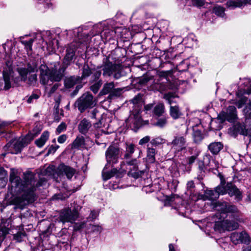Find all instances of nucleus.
I'll use <instances>...</instances> for the list:
<instances>
[{"mask_svg": "<svg viewBox=\"0 0 251 251\" xmlns=\"http://www.w3.org/2000/svg\"><path fill=\"white\" fill-rule=\"evenodd\" d=\"M17 174V172L14 169H11L9 179L12 186L14 187V192L17 195L12 199L11 202L20 208H23L25 205L34 201V191L42 183L41 181L36 182L34 175L30 172L24 173V182Z\"/></svg>", "mask_w": 251, "mask_h": 251, "instance_id": "obj_1", "label": "nucleus"}, {"mask_svg": "<svg viewBox=\"0 0 251 251\" xmlns=\"http://www.w3.org/2000/svg\"><path fill=\"white\" fill-rule=\"evenodd\" d=\"M214 208L217 211L216 216L219 219H223V220L215 222L214 225L215 230L222 232L225 230H233L238 228L239 225L237 222L227 219L225 220L227 217L235 219V216L238 212L235 206L228 204L226 202L219 201L215 204Z\"/></svg>", "mask_w": 251, "mask_h": 251, "instance_id": "obj_2", "label": "nucleus"}, {"mask_svg": "<svg viewBox=\"0 0 251 251\" xmlns=\"http://www.w3.org/2000/svg\"><path fill=\"white\" fill-rule=\"evenodd\" d=\"M33 137L29 138V136H26L24 138L18 140L12 139L4 147L5 150H8L9 152L17 154L21 151L22 148L32 139Z\"/></svg>", "mask_w": 251, "mask_h": 251, "instance_id": "obj_3", "label": "nucleus"}, {"mask_svg": "<svg viewBox=\"0 0 251 251\" xmlns=\"http://www.w3.org/2000/svg\"><path fill=\"white\" fill-rule=\"evenodd\" d=\"M75 105L79 111L82 113L86 109L91 108L96 105L93 96L89 93L83 94L75 101Z\"/></svg>", "mask_w": 251, "mask_h": 251, "instance_id": "obj_4", "label": "nucleus"}, {"mask_svg": "<svg viewBox=\"0 0 251 251\" xmlns=\"http://www.w3.org/2000/svg\"><path fill=\"white\" fill-rule=\"evenodd\" d=\"M123 68L121 65L108 62L103 66V76H113L115 79H119L122 76Z\"/></svg>", "mask_w": 251, "mask_h": 251, "instance_id": "obj_5", "label": "nucleus"}, {"mask_svg": "<svg viewBox=\"0 0 251 251\" xmlns=\"http://www.w3.org/2000/svg\"><path fill=\"white\" fill-rule=\"evenodd\" d=\"M123 89L121 88H115L114 82H106L103 84L102 88L100 92V95L109 94L108 98L113 99L120 96L123 93Z\"/></svg>", "mask_w": 251, "mask_h": 251, "instance_id": "obj_6", "label": "nucleus"}, {"mask_svg": "<svg viewBox=\"0 0 251 251\" xmlns=\"http://www.w3.org/2000/svg\"><path fill=\"white\" fill-rule=\"evenodd\" d=\"M122 151L120 148L116 145H110L105 151L106 164H115L118 162L121 157Z\"/></svg>", "mask_w": 251, "mask_h": 251, "instance_id": "obj_7", "label": "nucleus"}, {"mask_svg": "<svg viewBox=\"0 0 251 251\" xmlns=\"http://www.w3.org/2000/svg\"><path fill=\"white\" fill-rule=\"evenodd\" d=\"M80 209V207L77 206L73 210L71 208L63 209L60 215V221L63 223L66 222L74 223L79 216L78 210Z\"/></svg>", "mask_w": 251, "mask_h": 251, "instance_id": "obj_8", "label": "nucleus"}, {"mask_svg": "<svg viewBox=\"0 0 251 251\" xmlns=\"http://www.w3.org/2000/svg\"><path fill=\"white\" fill-rule=\"evenodd\" d=\"M13 73L12 62L10 60H7L5 62V66L2 72L5 90H7L11 87V78L13 76Z\"/></svg>", "mask_w": 251, "mask_h": 251, "instance_id": "obj_9", "label": "nucleus"}, {"mask_svg": "<svg viewBox=\"0 0 251 251\" xmlns=\"http://www.w3.org/2000/svg\"><path fill=\"white\" fill-rule=\"evenodd\" d=\"M127 125L137 130L142 125V121L141 116L140 110L139 109H135L130 114L126 120Z\"/></svg>", "mask_w": 251, "mask_h": 251, "instance_id": "obj_10", "label": "nucleus"}, {"mask_svg": "<svg viewBox=\"0 0 251 251\" xmlns=\"http://www.w3.org/2000/svg\"><path fill=\"white\" fill-rule=\"evenodd\" d=\"M59 63H56L53 67L49 69L50 74V80L51 81H60L64 76V72L67 68L63 65L58 68Z\"/></svg>", "mask_w": 251, "mask_h": 251, "instance_id": "obj_11", "label": "nucleus"}, {"mask_svg": "<svg viewBox=\"0 0 251 251\" xmlns=\"http://www.w3.org/2000/svg\"><path fill=\"white\" fill-rule=\"evenodd\" d=\"M230 240L235 245H237L239 243L248 244L250 243L251 239L248 233L245 231L241 232H233L230 235Z\"/></svg>", "mask_w": 251, "mask_h": 251, "instance_id": "obj_12", "label": "nucleus"}, {"mask_svg": "<svg viewBox=\"0 0 251 251\" xmlns=\"http://www.w3.org/2000/svg\"><path fill=\"white\" fill-rule=\"evenodd\" d=\"M227 112H221L218 115V117L222 121L227 120L232 122L236 118V109L234 106H228Z\"/></svg>", "mask_w": 251, "mask_h": 251, "instance_id": "obj_13", "label": "nucleus"}, {"mask_svg": "<svg viewBox=\"0 0 251 251\" xmlns=\"http://www.w3.org/2000/svg\"><path fill=\"white\" fill-rule=\"evenodd\" d=\"M186 140L184 136L177 135L174 137L171 144L178 151H181L186 148Z\"/></svg>", "mask_w": 251, "mask_h": 251, "instance_id": "obj_14", "label": "nucleus"}, {"mask_svg": "<svg viewBox=\"0 0 251 251\" xmlns=\"http://www.w3.org/2000/svg\"><path fill=\"white\" fill-rule=\"evenodd\" d=\"M126 163L128 165L133 166V169H131L128 173L129 175L131 176L132 177L135 178H137L141 176L144 173L143 171L138 170V168L136 166L138 164V161L135 158L127 160L126 161Z\"/></svg>", "mask_w": 251, "mask_h": 251, "instance_id": "obj_15", "label": "nucleus"}, {"mask_svg": "<svg viewBox=\"0 0 251 251\" xmlns=\"http://www.w3.org/2000/svg\"><path fill=\"white\" fill-rule=\"evenodd\" d=\"M75 56V50L69 47L66 50V53L63 59L62 65L67 68L71 64Z\"/></svg>", "mask_w": 251, "mask_h": 251, "instance_id": "obj_16", "label": "nucleus"}, {"mask_svg": "<svg viewBox=\"0 0 251 251\" xmlns=\"http://www.w3.org/2000/svg\"><path fill=\"white\" fill-rule=\"evenodd\" d=\"M40 83L46 85L50 80V74L49 73V68L46 65H41L40 67Z\"/></svg>", "mask_w": 251, "mask_h": 251, "instance_id": "obj_17", "label": "nucleus"}, {"mask_svg": "<svg viewBox=\"0 0 251 251\" xmlns=\"http://www.w3.org/2000/svg\"><path fill=\"white\" fill-rule=\"evenodd\" d=\"M58 170L59 173L65 175L68 179H71L76 172L75 169L64 164H60L59 166Z\"/></svg>", "mask_w": 251, "mask_h": 251, "instance_id": "obj_18", "label": "nucleus"}, {"mask_svg": "<svg viewBox=\"0 0 251 251\" xmlns=\"http://www.w3.org/2000/svg\"><path fill=\"white\" fill-rule=\"evenodd\" d=\"M227 193H228L230 197L234 196L236 199L239 200L242 199V193L239 189L232 183L227 182Z\"/></svg>", "mask_w": 251, "mask_h": 251, "instance_id": "obj_19", "label": "nucleus"}, {"mask_svg": "<svg viewBox=\"0 0 251 251\" xmlns=\"http://www.w3.org/2000/svg\"><path fill=\"white\" fill-rule=\"evenodd\" d=\"M81 82L79 76H70L66 77L65 79L64 86L66 88H71L74 87L75 84L80 83Z\"/></svg>", "mask_w": 251, "mask_h": 251, "instance_id": "obj_20", "label": "nucleus"}, {"mask_svg": "<svg viewBox=\"0 0 251 251\" xmlns=\"http://www.w3.org/2000/svg\"><path fill=\"white\" fill-rule=\"evenodd\" d=\"M91 126V122L86 118H84L79 122L78 125V129L81 134H86L88 132Z\"/></svg>", "mask_w": 251, "mask_h": 251, "instance_id": "obj_21", "label": "nucleus"}, {"mask_svg": "<svg viewBox=\"0 0 251 251\" xmlns=\"http://www.w3.org/2000/svg\"><path fill=\"white\" fill-rule=\"evenodd\" d=\"M108 164L105 165L102 173V177L104 180H108L115 176H119L118 175L119 171L116 168L112 169L110 171H106V169L108 168Z\"/></svg>", "mask_w": 251, "mask_h": 251, "instance_id": "obj_22", "label": "nucleus"}, {"mask_svg": "<svg viewBox=\"0 0 251 251\" xmlns=\"http://www.w3.org/2000/svg\"><path fill=\"white\" fill-rule=\"evenodd\" d=\"M246 3L251 4V0H228L226 5L229 8H234L241 7Z\"/></svg>", "mask_w": 251, "mask_h": 251, "instance_id": "obj_23", "label": "nucleus"}, {"mask_svg": "<svg viewBox=\"0 0 251 251\" xmlns=\"http://www.w3.org/2000/svg\"><path fill=\"white\" fill-rule=\"evenodd\" d=\"M223 148V145L220 142L211 143L208 146V149L213 155L217 154Z\"/></svg>", "mask_w": 251, "mask_h": 251, "instance_id": "obj_24", "label": "nucleus"}, {"mask_svg": "<svg viewBox=\"0 0 251 251\" xmlns=\"http://www.w3.org/2000/svg\"><path fill=\"white\" fill-rule=\"evenodd\" d=\"M219 198L216 190H206L202 198L204 200H215Z\"/></svg>", "mask_w": 251, "mask_h": 251, "instance_id": "obj_25", "label": "nucleus"}, {"mask_svg": "<svg viewBox=\"0 0 251 251\" xmlns=\"http://www.w3.org/2000/svg\"><path fill=\"white\" fill-rule=\"evenodd\" d=\"M215 189L219 196L220 195L226 194L227 192V183L226 184V181L224 179H221L220 184Z\"/></svg>", "mask_w": 251, "mask_h": 251, "instance_id": "obj_26", "label": "nucleus"}, {"mask_svg": "<svg viewBox=\"0 0 251 251\" xmlns=\"http://www.w3.org/2000/svg\"><path fill=\"white\" fill-rule=\"evenodd\" d=\"M49 137V132L47 131H44L41 135L40 138L35 141L36 145L39 148L42 147L48 140Z\"/></svg>", "mask_w": 251, "mask_h": 251, "instance_id": "obj_27", "label": "nucleus"}, {"mask_svg": "<svg viewBox=\"0 0 251 251\" xmlns=\"http://www.w3.org/2000/svg\"><path fill=\"white\" fill-rule=\"evenodd\" d=\"M152 89L158 91H162L166 89V86L163 82H161V79L153 80Z\"/></svg>", "mask_w": 251, "mask_h": 251, "instance_id": "obj_28", "label": "nucleus"}, {"mask_svg": "<svg viewBox=\"0 0 251 251\" xmlns=\"http://www.w3.org/2000/svg\"><path fill=\"white\" fill-rule=\"evenodd\" d=\"M165 111V106L163 103H158L153 108L154 114L158 117L161 116Z\"/></svg>", "mask_w": 251, "mask_h": 251, "instance_id": "obj_29", "label": "nucleus"}, {"mask_svg": "<svg viewBox=\"0 0 251 251\" xmlns=\"http://www.w3.org/2000/svg\"><path fill=\"white\" fill-rule=\"evenodd\" d=\"M170 114L174 119H178L181 115V112L177 105L170 106Z\"/></svg>", "mask_w": 251, "mask_h": 251, "instance_id": "obj_30", "label": "nucleus"}, {"mask_svg": "<svg viewBox=\"0 0 251 251\" xmlns=\"http://www.w3.org/2000/svg\"><path fill=\"white\" fill-rule=\"evenodd\" d=\"M193 137L194 142L196 144L200 143L203 138L201 131L196 128H193Z\"/></svg>", "mask_w": 251, "mask_h": 251, "instance_id": "obj_31", "label": "nucleus"}, {"mask_svg": "<svg viewBox=\"0 0 251 251\" xmlns=\"http://www.w3.org/2000/svg\"><path fill=\"white\" fill-rule=\"evenodd\" d=\"M135 151V146L133 144H130L126 145V153L124 155V158L125 159H128L130 158L132 154Z\"/></svg>", "mask_w": 251, "mask_h": 251, "instance_id": "obj_32", "label": "nucleus"}, {"mask_svg": "<svg viewBox=\"0 0 251 251\" xmlns=\"http://www.w3.org/2000/svg\"><path fill=\"white\" fill-rule=\"evenodd\" d=\"M155 150L153 148H148L147 149V159L149 163H152L155 162Z\"/></svg>", "mask_w": 251, "mask_h": 251, "instance_id": "obj_33", "label": "nucleus"}, {"mask_svg": "<svg viewBox=\"0 0 251 251\" xmlns=\"http://www.w3.org/2000/svg\"><path fill=\"white\" fill-rule=\"evenodd\" d=\"M92 74V71L91 69L89 68L87 64H85L83 66L82 68V73L81 76H79L80 80L82 81V80L89 76Z\"/></svg>", "mask_w": 251, "mask_h": 251, "instance_id": "obj_34", "label": "nucleus"}, {"mask_svg": "<svg viewBox=\"0 0 251 251\" xmlns=\"http://www.w3.org/2000/svg\"><path fill=\"white\" fill-rule=\"evenodd\" d=\"M241 85L244 87L247 88V90L244 93L249 94L251 93V79L248 78H244L242 79V83Z\"/></svg>", "mask_w": 251, "mask_h": 251, "instance_id": "obj_35", "label": "nucleus"}, {"mask_svg": "<svg viewBox=\"0 0 251 251\" xmlns=\"http://www.w3.org/2000/svg\"><path fill=\"white\" fill-rule=\"evenodd\" d=\"M176 97V95L171 92L165 93L163 96V99L166 100L171 106L173 104V103L176 102L174 101V99Z\"/></svg>", "mask_w": 251, "mask_h": 251, "instance_id": "obj_36", "label": "nucleus"}, {"mask_svg": "<svg viewBox=\"0 0 251 251\" xmlns=\"http://www.w3.org/2000/svg\"><path fill=\"white\" fill-rule=\"evenodd\" d=\"M238 131L240 134L245 136H251V128H246L244 125H239Z\"/></svg>", "mask_w": 251, "mask_h": 251, "instance_id": "obj_37", "label": "nucleus"}, {"mask_svg": "<svg viewBox=\"0 0 251 251\" xmlns=\"http://www.w3.org/2000/svg\"><path fill=\"white\" fill-rule=\"evenodd\" d=\"M34 40L33 39H30L29 40H24L21 39V43L25 46V48L27 52L32 51V44Z\"/></svg>", "mask_w": 251, "mask_h": 251, "instance_id": "obj_38", "label": "nucleus"}, {"mask_svg": "<svg viewBox=\"0 0 251 251\" xmlns=\"http://www.w3.org/2000/svg\"><path fill=\"white\" fill-rule=\"evenodd\" d=\"M225 8L219 5H216L214 6L213 9V12L214 13H215L218 16L222 17H223L225 15Z\"/></svg>", "mask_w": 251, "mask_h": 251, "instance_id": "obj_39", "label": "nucleus"}, {"mask_svg": "<svg viewBox=\"0 0 251 251\" xmlns=\"http://www.w3.org/2000/svg\"><path fill=\"white\" fill-rule=\"evenodd\" d=\"M84 139L83 137H77L74 141L72 147L74 148H78L84 145Z\"/></svg>", "mask_w": 251, "mask_h": 251, "instance_id": "obj_40", "label": "nucleus"}, {"mask_svg": "<svg viewBox=\"0 0 251 251\" xmlns=\"http://www.w3.org/2000/svg\"><path fill=\"white\" fill-rule=\"evenodd\" d=\"M25 70L28 74L34 73L37 72V66L35 63H28L25 67Z\"/></svg>", "mask_w": 251, "mask_h": 251, "instance_id": "obj_41", "label": "nucleus"}, {"mask_svg": "<svg viewBox=\"0 0 251 251\" xmlns=\"http://www.w3.org/2000/svg\"><path fill=\"white\" fill-rule=\"evenodd\" d=\"M17 71L21 77V80L24 81H26L28 73L25 70V67L19 68L17 69Z\"/></svg>", "mask_w": 251, "mask_h": 251, "instance_id": "obj_42", "label": "nucleus"}, {"mask_svg": "<svg viewBox=\"0 0 251 251\" xmlns=\"http://www.w3.org/2000/svg\"><path fill=\"white\" fill-rule=\"evenodd\" d=\"M152 80V77L147 75H144L138 79V83L141 85H145L150 81Z\"/></svg>", "mask_w": 251, "mask_h": 251, "instance_id": "obj_43", "label": "nucleus"}, {"mask_svg": "<svg viewBox=\"0 0 251 251\" xmlns=\"http://www.w3.org/2000/svg\"><path fill=\"white\" fill-rule=\"evenodd\" d=\"M167 123V119L166 118H159L153 124V125L160 128L164 127Z\"/></svg>", "mask_w": 251, "mask_h": 251, "instance_id": "obj_44", "label": "nucleus"}, {"mask_svg": "<svg viewBox=\"0 0 251 251\" xmlns=\"http://www.w3.org/2000/svg\"><path fill=\"white\" fill-rule=\"evenodd\" d=\"M102 84V82L101 80H99L97 82L95 83L93 85H92L91 87V90L94 93L96 94L98 93L99 89L101 87Z\"/></svg>", "mask_w": 251, "mask_h": 251, "instance_id": "obj_45", "label": "nucleus"}, {"mask_svg": "<svg viewBox=\"0 0 251 251\" xmlns=\"http://www.w3.org/2000/svg\"><path fill=\"white\" fill-rule=\"evenodd\" d=\"M165 143V140L161 137H157L153 139H152L151 141V145L153 146H157L160 144H162Z\"/></svg>", "mask_w": 251, "mask_h": 251, "instance_id": "obj_46", "label": "nucleus"}, {"mask_svg": "<svg viewBox=\"0 0 251 251\" xmlns=\"http://www.w3.org/2000/svg\"><path fill=\"white\" fill-rule=\"evenodd\" d=\"M25 236V232L19 231L14 234L13 238L14 240H16L17 242H20Z\"/></svg>", "mask_w": 251, "mask_h": 251, "instance_id": "obj_47", "label": "nucleus"}, {"mask_svg": "<svg viewBox=\"0 0 251 251\" xmlns=\"http://www.w3.org/2000/svg\"><path fill=\"white\" fill-rule=\"evenodd\" d=\"M85 226V222H80L75 223L74 226V230L75 231H79L84 227Z\"/></svg>", "mask_w": 251, "mask_h": 251, "instance_id": "obj_48", "label": "nucleus"}, {"mask_svg": "<svg viewBox=\"0 0 251 251\" xmlns=\"http://www.w3.org/2000/svg\"><path fill=\"white\" fill-rule=\"evenodd\" d=\"M9 233V229L6 227H2L0 228V237L4 239Z\"/></svg>", "mask_w": 251, "mask_h": 251, "instance_id": "obj_49", "label": "nucleus"}, {"mask_svg": "<svg viewBox=\"0 0 251 251\" xmlns=\"http://www.w3.org/2000/svg\"><path fill=\"white\" fill-rule=\"evenodd\" d=\"M66 129V125L64 123H61L56 128V132L58 133H60L62 131L65 130Z\"/></svg>", "mask_w": 251, "mask_h": 251, "instance_id": "obj_50", "label": "nucleus"}, {"mask_svg": "<svg viewBox=\"0 0 251 251\" xmlns=\"http://www.w3.org/2000/svg\"><path fill=\"white\" fill-rule=\"evenodd\" d=\"M150 137L149 136H146L142 138L139 142V144L140 145H143L148 143L150 140Z\"/></svg>", "mask_w": 251, "mask_h": 251, "instance_id": "obj_51", "label": "nucleus"}, {"mask_svg": "<svg viewBox=\"0 0 251 251\" xmlns=\"http://www.w3.org/2000/svg\"><path fill=\"white\" fill-rule=\"evenodd\" d=\"M60 86V84L59 83H55L54 84L53 86L51 88L49 92V95L50 96L52 94H53L56 90L59 88V87Z\"/></svg>", "mask_w": 251, "mask_h": 251, "instance_id": "obj_52", "label": "nucleus"}, {"mask_svg": "<svg viewBox=\"0 0 251 251\" xmlns=\"http://www.w3.org/2000/svg\"><path fill=\"white\" fill-rule=\"evenodd\" d=\"M10 125V123L6 122H0V134L4 131V128Z\"/></svg>", "mask_w": 251, "mask_h": 251, "instance_id": "obj_53", "label": "nucleus"}, {"mask_svg": "<svg viewBox=\"0 0 251 251\" xmlns=\"http://www.w3.org/2000/svg\"><path fill=\"white\" fill-rule=\"evenodd\" d=\"M39 98L38 95L36 94H32L27 100L28 103H30L33 102V100H37Z\"/></svg>", "mask_w": 251, "mask_h": 251, "instance_id": "obj_54", "label": "nucleus"}, {"mask_svg": "<svg viewBox=\"0 0 251 251\" xmlns=\"http://www.w3.org/2000/svg\"><path fill=\"white\" fill-rule=\"evenodd\" d=\"M66 139H67L66 135L63 134L58 137L57 141L59 143L63 144L66 141Z\"/></svg>", "mask_w": 251, "mask_h": 251, "instance_id": "obj_55", "label": "nucleus"}, {"mask_svg": "<svg viewBox=\"0 0 251 251\" xmlns=\"http://www.w3.org/2000/svg\"><path fill=\"white\" fill-rule=\"evenodd\" d=\"M59 146L58 145L51 146H50L48 151V154H50L52 153H54L58 149Z\"/></svg>", "mask_w": 251, "mask_h": 251, "instance_id": "obj_56", "label": "nucleus"}, {"mask_svg": "<svg viewBox=\"0 0 251 251\" xmlns=\"http://www.w3.org/2000/svg\"><path fill=\"white\" fill-rule=\"evenodd\" d=\"M198 155L191 156L187 158L188 163L189 165L193 164L197 159Z\"/></svg>", "mask_w": 251, "mask_h": 251, "instance_id": "obj_57", "label": "nucleus"}, {"mask_svg": "<svg viewBox=\"0 0 251 251\" xmlns=\"http://www.w3.org/2000/svg\"><path fill=\"white\" fill-rule=\"evenodd\" d=\"M193 1L194 4L199 7L202 6L204 4L203 0H193Z\"/></svg>", "mask_w": 251, "mask_h": 251, "instance_id": "obj_58", "label": "nucleus"}, {"mask_svg": "<svg viewBox=\"0 0 251 251\" xmlns=\"http://www.w3.org/2000/svg\"><path fill=\"white\" fill-rule=\"evenodd\" d=\"M198 164H199L198 168L199 169L200 173H202V172H204L205 167H204V165L203 162L199 161L198 162Z\"/></svg>", "mask_w": 251, "mask_h": 251, "instance_id": "obj_59", "label": "nucleus"}, {"mask_svg": "<svg viewBox=\"0 0 251 251\" xmlns=\"http://www.w3.org/2000/svg\"><path fill=\"white\" fill-rule=\"evenodd\" d=\"M98 215H99V213L98 212H96L95 211H92L88 218L91 219L92 220H94L97 217Z\"/></svg>", "mask_w": 251, "mask_h": 251, "instance_id": "obj_60", "label": "nucleus"}, {"mask_svg": "<svg viewBox=\"0 0 251 251\" xmlns=\"http://www.w3.org/2000/svg\"><path fill=\"white\" fill-rule=\"evenodd\" d=\"M169 74V71H161L158 73V75L160 76V77H166Z\"/></svg>", "mask_w": 251, "mask_h": 251, "instance_id": "obj_61", "label": "nucleus"}, {"mask_svg": "<svg viewBox=\"0 0 251 251\" xmlns=\"http://www.w3.org/2000/svg\"><path fill=\"white\" fill-rule=\"evenodd\" d=\"M195 187V184L193 181H189L187 183V188L189 190H191Z\"/></svg>", "mask_w": 251, "mask_h": 251, "instance_id": "obj_62", "label": "nucleus"}, {"mask_svg": "<svg viewBox=\"0 0 251 251\" xmlns=\"http://www.w3.org/2000/svg\"><path fill=\"white\" fill-rule=\"evenodd\" d=\"M37 80V75L32 74L29 77V80L30 82L36 81Z\"/></svg>", "mask_w": 251, "mask_h": 251, "instance_id": "obj_63", "label": "nucleus"}, {"mask_svg": "<svg viewBox=\"0 0 251 251\" xmlns=\"http://www.w3.org/2000/svg\"><path fill=\"white\" fill-rule=\"evenodd\" d=\"M101 74L100 71H96L93 75V76L96 79H98L100 78Z\"/></svg>", "mask_w": 251, "mask_h": 251, "instance_id": "obj_64", "label": "nucleus"}]
</instances>
